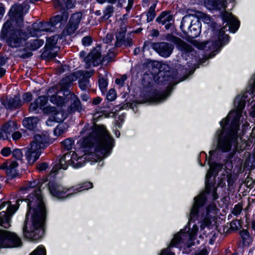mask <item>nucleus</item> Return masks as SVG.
Here are the masks:
<instances>
[{
	"label": "nucleus",
	"mask_w": 255,
	"mask_h": 255,
	"mask_svg": "<svg viewBox=\"0 0 255 255\" xmlns=\"http://www.w3.org/2000/svg\"><path fill=\"white\" fill-rule=\"evenodd\" d=\"M85 134L82 141L83 146L89 148L94 153L79 156L74 151H71L65 154L60 159L59 163L55 165L51 172L56 173L60 169L65 170L68 165L79 168L84 165L86 160L94 158L95 161L108 156L114 146V141L106 128H86L82 132Z\"/></svg>",
	"instance_id": "f257e3e1"
},
{
	"label": "nucleus",
	"mask_w": 255,
	"mask_h": 255,
	"mask_svg": "<svg viewBox=\"0 0 255 255\" xmlns=\"http://www.w3.org/2000/svg\"><path fill=\"white\" fill-rule=\"evenodd\" d=\"M35 187H38V189L31 193L26 199L28 210L23 230L25 238L37 241L42 237L44 233L43 227L46 211L41 191L39 189V181L34 180L28 182L25 189L29 190Z\"/></svg>",
	"instance_id": "f03ea898"
},
{
	"label": "nucleus",
	"mask_w": 255,
	"mask_h": 255,
	"mask_svg": "<svg viewBox=\"0 0 255 255\" xmlns=\"http://www.w3.org/2000/svg\"><path fill=\"white\" fill-rule=\"evenodd\" d=\"M248 94L253 99L255 96V87L251 85L247 92L236 96L234 101V109L230 111L227 116L219 122L220 128H248L250 126L247 122L243 124L242 115L247 102H250L251 100Z\"/></svg>",
	"instance_id": "7ed1b4c3"
},
{
	"label": "nucleus",
	"mask_w": 255,
	"mask_h": 255,
	"mask_svg": "<svg viewBox=\"0 0 255 255\" xmlns=\"http://www.w3.org/2000/svg\"><path fill=\"white\" fill-rule=\"evenodd\" d=\"M218 147L223 151H228L233 147L234 151L243 150L250 146V141L247 140L240 128H222L217 131Z\"/></svg>",
	"instance_id": "20e7f679"
},
{
	"label": "nucleus",
	"mask_w": 255,
	"mask_h": 255,
	"mask_svg": "<svg viewBox=\"0 0 255 255\" xmlns=\"http://www.w3.org/2000/svg\"><path fill=\"white\" fill-rule=\"evenodd\" d=\"M0 37L11 48H19L29 38V34L24 30L15 27L10 21L6 20L1 29Z\"/></svg>",
	"instance_id": "39448f33"
},
{
	"label": "nucleus",
	"mask_w": 255,
	"mask_h": 255,
	"mask_svg": "<svg viewBox=\"0 0 255 255\" xmlns=\"http://www.w3.org/2000/svg\"><path fill=\"white\" fill-rule=\"evenodd\" d=\"M198 230V228L196 225H193L190 233L187 234L181 231L180 233L176 234L170 244L169 247L161 251L159 255H174V254L170 251V248L175 246L178 243H184L185 238L189 239L187 243V247H190L193 245L192 241L194 239V237Z\"/></svg>",
	"instance_id": "423d86ee"
},
{
	"label": "nucleus",
	"mask_w": 255,
	"mask_h": 255,
	"mask_svg": "<svg viewBox=\"0 0 255 255\" xmlns=\"http://www.w3.org/2000/svg\"><path fill=\"white\" fill-rule=\"evenodd\" d=\"M177 70L170 67L168 65L163 64L160 65L156 75L154 76L156 83L160 85H165L167 82H172L177 76Z\"/></svg>",
	"instance_id": "0eeeda50"
},
{
	"label": "nucleus",
	"mask_w": 255,
	"mask_h": 255,
	"mask_svg": "<svg viewBox=\"0 0 255 255\" xmlns=\"http://www.w3.org/2000/svg\"><path fill=\"white\" fill-rule=\"evenodd\" d=\"M226 26L221 27L216 22L211 23V39L215 41V45L218 46L219 49L227 45L230 40V36L225 33Z\"/></svg>",
	"instance_id": "6e6552de"
},
{
	"label": "nucleus",
	"mask_w": 255,
	"mask_h": 255,
	"mask_svg": "<svg viewBox=\"0 0 255 255\" xmlns=\"http://www.w3.org/2000/svg\"><path fill=\"white\" fill-rule=\"evenodd\" d=\"M117 98V92L114 88L110 89L106 94V102H104L103 106L100 108L99 112L104 113L105 112H117L120 111L124 110L126 107L127 104H123V103L112 106L109 104V102L115 101Z\"/></svg>",
	"instance_id": "1a4fd4ad"
},
{
	"label": "nucleus",
	"mask_w": 255,
	"mask_h": 255,
	"mask_svg": "<svg viewBox=\"0 0 255 255\" xmlns=\"http://www.w3.org/2000/svg\"><path fill=\"white\" fill-rule=\"evenodd\" d=\"M21 245L20 238L14 233L7 231H0V247H17Z\"/></svg>",
	"instance_id": "9d476101"
},
{
	"label": "nucleus",
	"mask_w": 255,
	"mask_h": 255,
	"mask_svg": "<svg viewBox=\"0 0 255 255\" xmlns=\"http://www.w3.org/2000/svg\"><path fill=\"white\" fill-rule=\"evenodd\" d=\"M181 52V56L191 65H195L200 60V57L193 47L186 42L179 50Z\"/></svg>",
	"instance_id": "9b49d317"
},
{
	"label": "nucleus",
	"mask_w": 255,
	"mask_h": 255,
	"mask_svg": "<svg viewBox=\"0 0 255 255\" xmlns=\"http://www.w3.org/2000/svg\"><path fill=\"white\" fill-rule=\"evenodd\" d=\"M221 17L223 21V24L226 23L224 26L226 29L228 27L230 32L235 33L239 29L240 26V21L231 12L226 11L221 13Z\"/></svg>",
	"instance_id": "f8f14e48"
},
{
	"label": "nucleus",
	"mask_w": 255,
	"mask_h": 255,
	"mask_svg": "<svg viewBox=\"0 0 255 255\" xmlns=\"http://www.w3.org/2000/svg\"><path fill=\"white\" fill-rule=\"evenodd\" d=\"M68 17V10L64 8L61 9L60 13L51 17L49 21L53 32L59 28H63L67 23Z\"/></svg>",
	"instance_id": "ddd939ff"
},
{
	"label": "nucleus",
	"mask_w": 255,
	"mask_h": 255,
	"mask_svg": "<svg viewBox=\"0 0 255 255\" xmlns=\"http://www.w3.org/2000/svg\"><path fill=\"white\" fill-rule=\"evenodd\" d=\"M22 201L21 199H18L16 201V205L9 206L6 212H0V226L4 228H8L10 226L11 217L18 209L19 202Z\"/></svg>",
	"instance_id": "4468645a"
},
{
	"label": "nucleus",
	"mask_w": 255,
	"mask_h": 255,
	"mask_svg": "<svg viewBox=\"0 0 255 255\" xmlns=\"http://www.w3.org/2000/svg\"><path fill=\"white\" fill-rule=\"evenodd\" d=\"M44 42V40L41 39L30 40L26 43L25 47L22 49L24 53L19 55V57L24 59L31 57L33 53L31 51H28V50L36 51L43 45Z\"/></svg>",
	"instance_id": "2eb2a0df"
},
{
	"label": "nucleus",
	"mask_w": 255,
	"mask_h": 255,
	"mask_svg": "<svg viewBox=\"0 0 255 255\" xmlns=\"http://www.w3.org/2000/svg\"><path fill=\"white\" fill-rule=\"evenodd\" d=\"M206 199L204 193H201L198 196L194 198V203L191 209L189 219V224L194 222L195 219L199 216L200 211L204 205Z\"/></svg>",
	"instance_id": "dca6fc26"
},
{
	"label": "nucleus",
	"mask_w": 255,
	"mask_h": 255,
	"mask_svg": "<svg viewBox=\"0 0 255 255\" xmlns=\"http://www.w3.org/2000/svg\"><path fill=\"white\" fill-rule=\"evenodd\" d=\"M0 102L6 109L10 111L19 109L23 104L20 97L18 96H15L14 98H10L9 99L7 97L5 98L1 97L0 98Z\"/></svg>",
	"instance_id": "f3484780"
},
{
	"label": "nucleus",
	"mask_w": 255,
	"mask_h": 255,
	"mask_svg": "<svg viewBox=\"0 0 255 255\" xmlns=\"http://www.w3.org/2000/svg\"><path fill=\"white\" fill-rule=\"evenodd\" d=\"M154 46L155 48V51L159 55L164 58L169 57L174 48L173 44L166 42H156Z\"/></svg>",
	"instance_id": "a211bd4d"
},
{
	"label": "nucleus",
	"mask_w": 255,
	"mask_h": 255,
	"mask_svg": "<svg viewBox=\"0 0 255 255\" xmlns=\"http://www.w3.org/2000/svg\"><path fill=\"white\" fill-rule=\"evenodd\" d=\"M201 30V23L199 19L191 20L190 25L188 26L187 34L188 39L197 38L200 34Z\"/></svg>",
	"instance_id": "6ab92c4d"
},
{
	"label": "nucleus",
	"mask_w": 255,
	"mask_h": 255,
	"mask_svg": "<svg viewBox=\"0 0 255 255\" xmlns=\"http://www.w3.org/2000/svg\"><path fill=\"white\" fill-rule=\"evenodd\" d=\"M173 20V15L170 10L162 11L156 18L155 21L159 24L164 25V28L168 30L172 26L170 21Z\"/></svg>",
	"instance_id": "aec40b11"
},
{
	"label": "nucleus",
	"mask_w": 255,
	"mask_h": 255,
	"mask_svg": "<svg viewBox=\"0 0 255 255\" xmlns=\"http://www.w3.org/2000/svg\"><path fill=\"white\" fill-rule=\"evenodd\" d=\"M50 143L49 135L47 132L36 134L34 135L33 140L31 144H35V146L41 149H43Z\"/></svg>",
	"instance_id": "412c9836"
},
{
	"label": "nucleus",
	"mask_w": 255,
	"mask_h": 255,
	"mask_svg": "<svg viewBox=\"0 0 255 255\" xmlns=\"http://www.w3.org/2000/svg\"><path fill=\"white\" fill-rule=\"evenodd\" d=\"M217 213V208L214 203H211L206 209V214H203L202 215V223L201 225V228L204 229L205 226H207L211 223V218L214 216Z\"/></svg>",
	"instance_id": "4be33fe9"
},
{
	"label": "nucleus",
	"mask_w": 255,
	"mask_h": 255,
	"mask_svg": "<svg viewBox=\"0 0 255 255\" xmlns=\"http://www.w3.org/2000/svg\"><path fill=\"white\" fill-rule=\"evenodd\" d=\"M42 149L37 147L35 144H31L30 147L27 148L25 156L29 164H33L39 157Z\"/></svg>",
	"instance_id": "5701e85b"
},
{
	"label": "nucleus",
	"mask_w": 255,
	"mask_h": 255,
	"mask_svg": "<svg viewBox=\"0 0 255 255\" xmlns=\"http://www.w3.org/2000/svg\"><path fill=\"white\" fill-rule=\"evenodd\" d=\"M48 101V97L45 95L39 96L29 107L30 112L37 113L39 109H42Z\"/></svg>",
	"instance_id": "b1692460"
},
{
	"label": "nucleus",
	"mask_w": 255,
	"mask_h": 255,
	"mask_svg": "<svg viewBox=\"0 0 255 255\" xmlns=\"http://www.w3.org/2000/svg\"><path fill=\"white\" fill-rule=\"evenodd\" d=\"M237 178V175L234 172L230 170H227L225 173L222 175L218 182V185L223 187L226 185V182L227 181L228 185L231 186L233 185Z\"/></svg>",
	"instance_id": "393cba45"
},
{
	"label": "nucleus",
	"mask_w": 255,
	"mask_h": 255,
	"mask_svg": "<svg viewBox=\"0 0 255 255\" xmlns=\"http://www.w3.org/2000/svg\"><path fill=\"white\" fill-rule=\"evenodd\" d=\"M49 190L52 196L58 198H64V195L68 191L61 185L55 183H49Z\"/></svg>",
	"instance_id": "a878e982"
},
{
	"label": "nucleus",
	"mask_w": 255,
	"mask_h": 255,
	"mask_svg": "<svg viewBox=\"0 0 255 255\" xmlns=\"http://www.w3.org/2000/svg\"><path fill=\"white\" fill-rule=\"evenodd\" d=\"M222 168V166L217 163H213L210 164V169L208 171L206 175V191L207 192H209L211 190V183L209 182V178H210L212 174H216Z\"/></svg>",
	"instance_id": "bb28decb"
},
{
	"label": "nucleus",
	"mask_w": 255,
	"mask_h": 255,
	"mask_svg": "<svg viewBox=\"0 0 255 255\" xmlns=\"http://www.w3.org/2000/svg\"><path fill=\"white\" fill-rule=\"evenodd\" d=\"M64 118H63L62 114L59 112H55L51 115L46 122V124L48 127H53L55 124L57 125L55 128H60V123L63 122Z\"/></svg>",
	"instance_id": "cd10ccee"
},
{
	"label": "nucleus",
	"mask_w": 255,
	"mask_h": 255,
	"mask_svg": "<svg viewBox=\"0 0 255 255\" xmlns=\"http://www.w3.org/2000/svg\"><path fill=\"white\" fill-rule=\"evenodd\" d=\"M11 23L15 22V26L17 28L21 29L23 26V17L21 14H18L10 9L8 13ZM13 24V23H12Z\"/></svg>",
	"instance_id": "c85d7f7f"
},
{
	"label": "nucleus",
	"mask_w": 255,
	"mask_h": 255,
	"mask_svg": "<svg viewBox=\"0 0 255 255\" xmlns=\"http://www.w3.org/2000/svg\"><path fill=\"white\" fill-rule=\"evenodd\" d=\"M102 55L101 52H96L94 53H89L85 57V61L88 63L92 61L94 66H97L102 64Z\"/></svg>",
	"instance_id": "c756f323"
},
{
	"label": "nucleus",
	"mask_w": 255,
	"mask_h": 255,
	"mask_svg": "<svg viewBox=\"0 0 255 255\" xmlns=\"http://www.w3.org/2000/svg\"><path fill=\"white\" fill-rule=\"evenodd\" d=\"M215 41L212 39L201 42L198 45V49L202 50L212 51L219 50L218 46L215 45Z\"/></svg>",
	"instance_id": "7c9ffc66"
},
{
	"label": "nucleus",
	"mask_w": 255,
	"mask_h": 255,
	"mask_svg": "<svg viewBox=\"0 0 255 255\" xmlns=\"http://www.w3.org/2000/svg\"><path fill=\"white\" fill-rule=\"evenodd\" d=\"M56 93L51 95L50 97V102L57 105V106H63L65 104L68 102V98L63 97L62 96L58 95Z\"/></svg>",
	"instance_id": "2f4dec72"
},
{
	"label": "nucleus",
	"mask_w": 255,
	"mask_h": 255,
	"mask_svg": "<svg viewBox=\"0 0 255 255\" xmlns=\"http://www.w3.org/2000/svg\"><path fill=\"white\" fill-rule=\"evenodd\" d=\"M42 25V23L39 22H34L31 25V27H27V30L28 32L29 35L31 37H39L41 34L40 26Z\"/></svg>",
	"instance_id": "473e14b6"
},
{
	"label": "nucleus",
	"mask_w": 255,
	"mask_h": 255,
	"mask_svg": "<svg viewBox=\"0 0 255 255\" xmlns=\"http://www.w3.org/2000/svg\"><path fill=\"white\" fill-rule=\"evenodd\" d=\"M39 119L37 117H30L25 118L22 120V126L24 128H37Z\"/></svg>",
	"instance_id": "72a5a7b5"
},
{
	"label": "nucleus",
	"mask_w": 255,
	"mask_h": 255,
	"mask_svg": "<svg viewBox=\"0 0 255 255\" xmlns=\"http://www.w3.org/2000/svg\"><path fill=\"white\" fill-rule=\"evenodd\" d=\"M166 40L173 43L179 50L185 42L180 38L174 36L172 33H168L166 35Z\"/></svg>",
	"instance_id": "f704fd0d"
},
{
	"label": "nucleus",
	"mask_w": 255,
	"mask_h": 255,
	"mask_svg": "<svg viewBox=\"0 0 255 255\" xmlns=\"http://www.w3.org/2000/svg\"><path fill=\"white\" fill-rule=\"evenodd\" d=\"M220 0H204V6L209 9H219Z\"/></svg>",
	"instance_id": "c9c22d12"
},
{
	"label": "nucleus",
	"mask_w": 255,
	"mask_h": 255,
	"mask_svg": "<svg viewBox=\"0 0 255 255\" xmlns=\"http://www.w3.org/2000/svg\"><path fill=\"white\" fill-rule=\"evenodd\" d=\"M156 7V3H153L152 5L149 7L148 10L146 13V21L147 22H150L153 20L154 19L156 13H155V8Z\"/></svg>",
	"instance_id": "e433bc0d"
},
{
	"label": "nucleus",
	"mask_w": 255,
	"mask_h": 255,
	"mask_svg": "<svg viewBox=\"0 0 255 255\" xmlns=\"http://www.w3.org/2000/svg\"><path fill=\"white\" fill-rule=\"evenodd\" d=\"M99 88L100 90L102 95H105L108 86V81L107 78L104 77L100 78L98 80Z\"/></svg>",
	"instance_id": "4c0bfd02"
},
{
	"label": "nucleus",
	"mask_w": 255,
	"mask_h": 255,
	"mask_svg": "<svg viewBox=\"0 0 255 255\" xmlns=\"http://www.w3.org/2000/svg\"><path fill=\"white\" fill-rule=\"evenodd\" d=\"M93 187V183L90 182H85L82 184L79 185L78 186L74 187L73 190L75 192L78 190L77 192L82 191L85 190H88Z\"/></svg>",
	"instance_id": "58836bf2"
},
{
	"label": "nucleus",
	"mask_w": 255,
	"mask_h": 255,
	"mask_svg": "<svg viewBox=\"0 0 255 255\" xmlns=\"http://www.w3.org/2000/svg\"><path fill=\"white\" fill-rule=\"evenodd\" d=\"M82 17V14L80 12H75L73 13L69 19L70 22L73 23L76 25H79Z\"/></svg>",
	"instance_id": "ea45409f"
},
{
	"label": "nucleus",
	"mask_w": 255,
	"mask_h": 255,
	"mask_svg": "<svg viewBox=\"0 0 255 255\" xmlns=\"http://www.w3.org/2000/svg\"><path fill=\"white\" fill-rule=\"evenodd\" d=\"M58 94H62L63 97L68 98V102L72 96H75L68 88L63 86L61 87V89L58 92Z\"/></svg>",
	"instance_id": "a19ab883"
},
{
	"label": "nucleus",
	"mask_w": 255,
	"mask_h": 255,
	"mask_svg": "<svg viewBox=\"0 0 255 255\" xmlns=\"http://www.w3.org/2000/svg\"><path fill=\"white\" fill-rule=\"evenodd\" d=\"M78 25H76L73 23L69 21L65 27L66 32L68 34H72L78 28Z\"/></svg>",
	"instance_id": "79ce46f5"
},
{
	"label": "nucleus",
	"mask_w": 255,
	"mask_h": 255,
	"mask_svg": "<svg viewBox=\"0 0 255 255\" xmlns=\"http://www.w3.org/2000/svg\"><path fill=\"white\" fill-rule=\"evenodd\" d=\"M56 44V41H55L54 37H50L47 39L44 48L46 49H51Z\"/></svg>",
	"instance_id": "37998d69"
},
{
	"label": "nucleus",
	"mask_w": 255,
	"mask_h": 255,
	"mask_svg": "<svg viewBox=\"0 0 255 255\" xmlns=\"http://www.w3.org/2000/svg\"><path fill=\"white\" fill-rule=\"evenodd\" d=\"M89 83V80L84 77L80 79L78 81V85L80 89L82 91H86L87 84Z\"/></svg>",
	"instance_id": "c03bdc74"
},
{
	"label": "nucleus",
	"mask_w": 255,
	"mask_h": 255,
	"mask_svg": "<svg viewBox=\"0 0 255 255\" xmlns=\"http://www.w3.org/2000/svg\"><path fill=\"white\" fill-rule=\"evenodd\" d=\"M41 23H42V25L40 26L41 32H53V29L51 28L49 21H40Z\"/></svg>",
	"instance_id": "a18cd8bd"
},
{
	"label": "nucleus",
	"mask_w": 255,
	"mask_h": 255,
	"mask_svg": "<svg viewBox=\"0 0 255 255\" xmlns=\"http://www.w3.org/2000/svg\"><path fill=\"white\" fill-rule=\"evenodd\" d=\"M71 108L74 111L80 112L82 108L81 104L78 97H76V99L73 101V102L71 105Z\"/></svg>",
	"instance_id": "49530a36"
},
{
	"label": "nucleus",
	"mask_w": 255,
	"mask_h": 255,
	"mask_svg": "<svg viewBox=\"0 0 255 255\" xmlns=\"http://www.w3.org/2000/svg\"><path fill=\"white\" fill-rule=\"evenodd\" d=\"M154 44H156V42H152L149 40L145 41L143 45V50H149V49L151 48L155 51V48L154 46Z\"/></svg>",
	"instance_id": "de8ad7c7"
},
{
	"label": "nucleus",
	"mask_w": 255,
	"mask_h": 255,
	"mask_svg": "<svg viewBox=\"0 0 255 255\" xmlns=\"http://www.w3.org/2000/svg\"><path fill=\"white\" fill-rule=\"evenodd\" d=\"M29 255H46V250L42 246H39Z\"/></svg>",
	"instance_id": "09e8293b"
},
{
	"label": "nucleus",
	"mask_w": 255,
	"mask_h": 255,
	"mask_svg": "<svg viewBox=\"0 0 255 255\" xmlns=\"http://www.w3.org/2000/svg\"><path fill=\"white\" fill-rule=\"evenodd\" d=\"M240 234L244 243H249L250 241V237L248 232L244 230L241 231Z\"/></svg>",
	"instance_id": "8fccbe9b"
},
{
	"label": "nucleus",
	"mask_w": 255,
	"mask_h": 255,
	"mask_svg": "<svg viewBox=\"0 0 255 255\" xmlns=\"http://www.w3.org/2000/svg\"><path fill=\"white\" fill-rule=\"evenodd\" d=\"M114 12V7L112 5H108L105 9L103 10V13H105L109 18L112 16Z\"/></svg>",
	"instance_id": "3c124183"
},
{
	"label": "nucleus",
	"mask_w": 255,
	"mask_h": 255,
	"mask_svg": "<svg viewBox=\"0 0 255 255\" xmlns=\"http://www.w3.org/2000/svg\"><path fill=\"white\" fill-rule=\"evenodd\" d=\"M93 43V38L91 36H84L82 39V43L84 46H89Z\"/></svg>",
	"instance_id": "603ef678"
},
{
	"label": "nucleus",
	"mask_w": 255,
	"mask_h": 255,
	"mask_svg": "<svg viewBox=\"0 0 255 255\" xmlns=\"http://www.w3.org/2000/svg\"><path fill=\"white\" fill-rule=\"evenodd\" d=\"M12 156L17 160H21L23 154L21 150L19 149H15L12 152Z\"/></svg>",
	"instance_id": "864d4df0"
},
{
	"label": "nucleus",
	"mask_w": 255,
	"mask_h": 255,
	"mask_svg": "<svg viewBox=\"0 0 255 255\" xmlns=\"http://www.w3.org/2000/svg\"><path fill=\"white\" fill-rule=\"evenodd\" d=\"M33 98V96L31 92H25L22 95V99L23 103H29L30 102Z\"/></svg>",
	"instance_id": "5fc2aeb1"
},
{
	"label": "nucleus",
	"mask_w": 255,
	"mask_h": 255,
	"mask_svg": "<svg viewBox=\"0 0 255 255\" xmlns=\"http://www.w3.org/2000/svg\"><path fill=\"white\" fill-rule=\"evenodd\" d=\"M255 182V180H254L252 177H250V176H248L245 180L244 183L246 187L250 188H252Z\"/></svg>",
	"instance_id": "6e6d98bb"
},
{
	"label": "nucleus",
	"mask_w": 255,
	"mask_h": 255,
	"mask_svg": "<svg viewBox=\"0 0 255 255\" xmlns=\"http://www.w3.org/2000/svg\"><path fill=\"white\" fill-rule=\"evenodd\" d=\"M63 145L68 150L72 148L73 141L70 138H67L62 142Z\"/></svg>",
	"instance_id": "4d7b16f0"
},
{
	"label": "nucleus",
	"mask_w": 255,
	"mask_h": 255,
	"mask_svg": "<svg viewBox=\"0 0 255 255\" xmlns=\"http://www.w3.org/2000/svg\"><path fill=\"white\" fill-rule=\"evenodd\" d=\"M127 79V76L124 74L122 76L121 78H116L115 83L121 87H123L125 85V82Z\"/></svg>",
	"instance_id": "13d9d810"
},
{
	"label": "nucleus",
	"mask_w": 255,
	"mask_h": 255,
	"mask_svg": "<svg viewBox=\"0 0 255 255\" xmlns=\"http://www.w3.org/2000/svg\"><path fill=\"white\" fill-rule=\"evenodd\" d=\"M185 19H186V17H183L182 20H181V23H180V28L181 30V31L182 32V33H183L184 34V36H183V38H187V34H186V33H187V31L185 30V23H186V20H185Z\"/></svg>",
	"instance_id": "bf43d9fd"
},
{
	"label": "nucleus",
	"mask_w": 255,
	"mask_h": 255,
	"mask_svg": "<svg viewBox=\"0 0 255 255\" xmlns=\"http://www.w3.org/2000/svg\"><path fill=\"white\" fill-rule=\"evenodd\" d=\"M242 209L243 208L242 205L240 204H238L234 206L232 213L234 215L238 216V215L240 214Z\"/></svg>",
	"instance_id": "052dcab7"
},
{
	"label": "nucleus",
	"mask_w": 255,
	"mask_h": 255,
	"mask_svg": "<svg viewBox=\"0 0 255 255\" xmlns=\"http://www.w3.org/2000/svg\"><path fill=\"white\" fill-rule=\"evenodd\" d=\"M0 128H18V125L16 122L9 121V122L6 123L5 124L2 125Z\"/></svg>",
	"instance_id": "680f3d73"
},
{
	"label": "nucleus",
	"mask_w": 255,
	"mask_h": 255,
	"mask_svg": "<svg viewBox=\"0 0 255 255\" xmlns=\"http://www.w3.org/2000/svg\"><path fill=\"white\" fill-rule=\"evenodd\" d=\"M114 39V35L113 34L110 33H108L105 36V37L103 39L104 43L106 44L110 43Z\"/></svg>",
	"instance_id": "e2e57ef3"
},
{
	"label": "nucleus",
	"mask_w": 255,
	"mask_h": 255,
	"mask_svg": "<svg viewBox=\"0 0 255 255\" xmlns=\"http://www.w3.org/2000/svg\"><path fill=\"white\" fill-rule=\"evenodd\" d=\"M66 132V128H54L53 133L56 136H60Z\"/></svg>",
	"instance_id": "0e129e2a"
},
{
	"label": "nucleus",
	"mask_w": 255,
	"mask_h": 255,
	"mask_svg": "<svg viewBox=\"0 0 255 255\" xmlns=\"http://www.w3.org/2000/svg\"><path fill=\"white\" fill-rule=\"evenodd\" d=\"M7 175H8L10 177H13L15 176L16 172V169L14 168H11L10 167H7V170L5 171Z\"/></svg>",
	"instance_id": "69168bd1"
},
{
	"label": "nucleus",
	"mask_w": 255,
	"mask_h": 255,
	"mask_svg": "<svg viewBox=\"0 0 255 255\" xmlns=\"http://www.w3.org/2000/svg\"><path fill=\"white\" fill-rule=\"evenodd\" d=\"M55 108L51 106H48L45 107V106L42 109L43 112L45 114H50L55 111Z\"/></svg>",
	"instance_id": "338daca9"
},
{
	"label": "nucleus",
	"mask_w": 255,
	"mask_h": 255,
	"mask_svg": "<svg viewBox=\"0 0 255 255\" xmlns=\"http://www.w3.org/2000/svg\"><path fill=\"white\" fill-rule=\"evenodd\" d=\"M11 152V151L9 147H5L1 149L0 153L2 156H7L10 154Z\"/></svg>",
	"instance_id": "774afa93"
}]
</instances>
